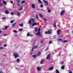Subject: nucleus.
I'll list each match as a JSON object with an SVG mask.
<instances>
[{
  "label": "nucleus",
  "mask_w": 73,
  "mask_h": 73,
  "mask_svg": "<svg viewBox=\"0 0 73 73\" xmlns=\"http://www.w3.org/2000/svg\"><path fill=\"white\" fill-rule=\"evenodd\" d=\"M13 56L15 57V58H17V57H19L18 53L16 52L14 53L13 54Z\"/></svg>",
  "instance_id": "f257e3e1"
},
{
  "label": "nucleus",
  "mask_w": 73,
  "mask_h": 73,
  "mask_svg": "<svg viewBox=\"0 0 73 73\" xmlns=\"http://www.w3.org/2000/svg\"><path fill=\"white\" fill-rule=\"evenodd\" d=\"M52 30H50L47 32H45V34H52Z\"/></svg>",
  "instance_id": "f03ea898"
},
{
  "label": "nucleus",
  "mask_w": 73,
  "mask_h": 73,
  "mask_svg": "<svg viewBox=\"0 0 73 73\" xmlns=\"http://www.w3.org/2000/svg\"><path fill=\"white\" fill-rule=\"evenodd\" d=\"M51 54L50 53H49V54L47 55V57L46 58V60H49L50 59V55Z\"/></svg>",
  "instance_id": "7ed1b4c3"
},
{
  "label": "nucleus",
  "mask_w": 73,
  "mask_h": 73,
  "mask_svg": "<svg viewBox=\"0 0 73 73\" xmlns=\"http://www.w3.org/2000/svg\"><path fill=\"white\" fill-rule=\"evenodd\" d=\"M65 11L62 10L60 13L61 16H63L64 15V13H65Z\"/></svg>",
  "instance_id": "20e7f679"
},
{
  "label": "nucleus",
  "mask_w": 73,
  "mask_h": 73,
  "mask_svg": "<svg viewBox=\"0 0 73 73\" xmlns=\"http://www.w3.org/2000/svg\"><path fill=\"white\" fill-rule=\"evenodd\" d=\"M31 7L33 9H34V8H36V6H35V5L34 4H32L31 5Z\"/></svg>",
  "instance_id": "39448f33"
},
{
  "label": "nucleus",
  "mask_w": 73,
  "mask_h": 73,
  "mask_svg": "<svg viewBox=\"0 0 73 73\" xmlns=\"http://www.w3.org/2000/svg\"><path fill=\"white\" fill-rule=\"evenodd\" d=\"M38 32L39 33H36V35H38L39 36H40V28H39L38 29Z\"/></svg>",
  "instance_id": "423d86ee"
},
{
  "label": "nucleus",
  "mask_w": 73,
  "mask_h": 73,
  "mask_svg": "<svg viewBox=\"0 0 73 73\" xmlns=\"http://www.w3.org/2000/svg\"><path fill=\"white\" fill-rule=\"evenodd\" d=\"M60 32L61 30L59 29L57 31V34L59 35H60Z\"/></svg>",
  "instance_id": "0eeeda50"
},
{
  "label": "nucleus",
  "mask_w": 73,
  "mask_h": 73,
  "mask_svg": "<svg viewBox=\"0 0 73 73\" xmlns=\"http://www.w3.org/2000/svg\"><path fill=\"white\" fill-rule=\"evenodd\" d=\"M43 2L46 4V5L47 6L48 5V2L46 1L45 0H44L43 1Z\"/></svg>",
  "instance_id": "6e6552de"
},
{
  "label": "nucleus",
  "mask_w": 73,
  "mask_h": 73,
  "mask_svg": "<svg viewBox=\"0 0 73 73\" xmlns=\"http://www.w3.org/2000/svg\"><path fill=\"white\" fill-rule=\"evenodd\" d=\"M23 9V7L22 6L20 7V8L19 9V11H22Z\"/></svg>",
  "instance_id": "1a4fd4ad"
},
{
  "label": "nucleus",
  "mask_w": 73,
  "mask_h": 73,
  "mask_svg": "<svg viewBox=\"0 0 73 73\" xmlns=\"http://www.w3.org/2000/svg\"><path fill=\"white\" fill-rule=\"evenodd\" d=\"M53 69V68L52 67H51L48 70H49V71H51V70H52Z\"/></svg>",
  "instance_id": "9d476101"
},
{
  "label": "nucleus",
  "mask_w": 73,
  "mask_h": 73,
  "mask_svg": "<svg viewBox=\"0 0 73 73\" xmlns=\"http://www.w3.org/2000/svg\"><path fill=\"white\" fill-rule=\"evenodd\" d=\"M30 20L32 22V23H34V22H35V19H33V18L31 19Z\"/></svg>",
  "instance_id": "9b49d317"
},
{
  "label": "nucleus",
  "mask_w": 73,
  "mask_h": 73,
  "mask_svg": "<svg viewBox=\"0 0 73 73\" xmlns=\"http://www.w3.org/2000/svg\"><path fill=\"white\" fill-rule=\"evenodd\" d=\"M37 25V23H34L33 24H32V27H34V26H35V25Z\"/></svg>",
  "instance_id": "f8f14e48"
},
{
  "label": "nucleus",
  "mask_w": 73,
  "mask_h": 73,
  "mask_svg": "<svg viewBox=\"0 0 73 73\" xmlns=\"http://www.w3.org/2000/svg\"><path fill=\"white\" fill-rule=\"evenodd\" d=\"M41 69V68L39 67H37V70H38V71H40Z\"/></svg>",
  "instance_id": "ddd939ff"
},
{
  "label": "nucleus",
  "mask_w": 73,
  "mask_h": 73,
  "mask_svg": "<svg viewBox=\"0 0 73 73\" xmlns=\"http://www.w3.org/2000/svg\"><path fill=\"white\" fill-rule=\"evenodd\" d=\"M35 32H37V31H38V29H37V27H35Z\"/></svg>",
  "instance_id": "4468645a"
},
{
  "label": "nucleus",
  "mask_w": 73,
  "mask_h": 73,
  "mask_svg": "<svg viewBox=\"0 0 73 73\" xmlns=\"http://www.w3.org/2000/svg\"><path fill=\"white\" fill-rule=\"evenodd\" d=\"M47 9L48 11V13H50V12H51L50 10H49V7H47Z\"/></svg>",
  "instance_id": "2eb2a0df"
},
{
  "label": "nucleus",
  "mask_w": 73,
  "mask_h": 73,
  "mask_svg": "<svg viewBox=\"0 0 73 73\" xmlns=\"http://www.w3.org/2000/svg\"><path fill=\"white\" fill-rule=\"evenodd\" d=\"M5 13L6 14H9V11L7 10H6L5 11Z\"/></svg>",
  "instance_id": "dca6fc26"
},
{
  "label": "nucleus",
  "mask_w": 73,
  "mask_h": 73,
  "mask_svg": "<svg viewBox=\"0 0 73 73\" xmlns=\"http://www.w3.org/2000/svg\"><path fill=\"white\" fill-rule=\"evenodd\" d=\"M40 42L42 44H43L44 43V41H43L42 39L40 40Z\"/></svg>",
  "instance_id": "f3484780"
},
{
  "label": "nucleus",
  "mask_w": 73,
  "mask_h": 73,
  "mask_svg": "<svg viewBox=\"0 0 73 73\" xmlns=\"http://www.w3.org/2000/svg\"><path fill=\"white\" fill-rule=\"evenodd\" d=\"M40 54H41V53H40V52H38V53L37 54V56L38 57V56H40Z\"/></svg>",
  "instance_id": "a211bd4d"
},
{
  "label": "nucleus",
  "mask_w": 73,
  "mask_h": 73,
  "mask_svg": "<svg viewBox=\"0 0 73 73\" xmlns=\"http://www.w3.org/2000/svg\"><path fill=\"white\" fill-rule=\"evenodd\" d=\"M45 61V60H44V59H43V60H42V61H41L40 62V63L41 64H42L43 62H44Z\"/></svg>",
  "instance_id": "6ab92c4d"
},
{
  "label": "nucleus",
  "mask_w": 73,
  "mask_h": 73,
  "mask_svg": "<svg viewBox=\"0 0 73 73\" xmlns=\"http://www.w3.org/2000/svg\"><path fill=\"white\" fill-rule=\"evenodd\" d=\"M39 16L41 17V18H42V17H43V16L41 14H39Z\"/></svg>",
  "instance_id": "aec40b11"
},
{
  "label": "nucleus",
  "mask_w": 73,
  "mask_h": 73,
  "mask_svg": "<svg viewBox=\"0 0 73 73\" xmlns=\"http://www.w3.org/2000/svg\"><path fill=\"white\" fill-rule=\"evenodd\" d=\"M15 24H16V23H13L12 25V28H13V27H14L15 26Z\"/></svg>",
  "instance_id": "412c9836"
},
{
  "label": "nucleus",
  "mask_w": 73,
  "mask_h": 73,
  "mask_svg": "<svg viewBox=\"0 0 73 73\" xmlns=\"http://www.w3.org/2000/svg\"><path fill=\"white\" fill-rule=\"evenodd\" d=\"M29 24H32V22L31 21L29 20Z\"/></svg>",
  "instance_id": "4be33fe9"
},
{
  "label": "nucleus",
  "mask_w": 73,
  "mask_h": 73,
  "mask_svg": "<svg viewBox=\"0 0 73 73\" xmlns=\"http://www.w3.org/2000/svg\"><path fill=\"white\" fill-rule=\"evenodd\" d=\"M19 25L21 27H22L23 26V23H21L19 24Z\"/></svg>",
  "instance_id": "5701e85b"
},
{
  "label": "nucleus",
  "mask_w": 73,
  "mask_h": 73,
  "mask_svg": "<svg viewBox=\"0 0 73 73\" xmlns=\"http://www.w3.org/2000/svg\"><path fill=\"white\" fill-rule=\"evenodd\" d=\"M33 57H34V58H36L37 57V56L36 55H33Z\"/></svg>",
  "instance_id": "b1692460"
},
{
  "label": "nucleus",
  "mask_w": 73,
  "mask_h": 73,
  "mask_svg": "<svg viewBox=\"0 0 73 73\" xmlns=\"http://www.w3.org/2000/svg\"><path fill=\"white\" fill-rule=\"evenodd\" d=\"M20 59H19V58H18L17 60V62H20Z\"/></svg>",
  "instance_id": "393cba45"
},
{
  "label": "nucleus",
  "mask_w": 73,
  "mask_h": 73,
  "mask_svg": "<svg viewBox=\"0 0 73 73\" xmlns=\"http://www.w3.org/2000/svg\"><path fill=\"white\" fill-rule=\"evenodd\" d=\"M65 68V66H62V67H61V68L62 69H64V68Z\"/></svg>",
  "instance_id": "a878e982"
},
{
  "label": "nucleus",
  "mask_w": 73,
  "mask_h": 73,
  "mask_svg": "<svg viewBox=\"0 0 73 73\" xmlns=\"http://www.w3.org/2000/svg\"><path fill=\"white\" fill-rule=\"evenodd\" d=\"M56 73H60L59 72V71H58V70H56Z\"/></svg>",
  "instance_id": "bb28decb"
},
{
  "label": "nucleus",
  "mask_w": 73,
  "mask_h": 73,
  "mask_svg": "<svg viewBox=\"0 0 73 73\" xmlns=\"http://www.w3.org/2000/svg\"><path fill=\"white\" fill-rule=\"evenodd\" d=\"M11 14L12 15H14V14H15V13H13V12H11Z\"/></svg>",
  "instance_id": "cd10ccee"
},
{
  "label": "nucleus",
  "mask_w": 73,
  "mask_h": 73,
  "mask_svg": "<svg viewBox=\"0 0 73 73\" xmlns=\"http://www.w3.org/2000/svg\"><path fill=\"white\" fill-rule=\"evenodd\" d=\"M37 47H38L37 45L35 46H34V49H36V48H37Z\"/></svg>",
  "instance_id": "c85d7f7f"
},
{
  "label": "nucleus",
  "mask_w": 73,
  "mask_h": 73,
  "mask_svg": "<svg viewBox=\"0 0 73 73\" xmlns=\"http://www.w3.org/2000/svg\"><path fill=\"white\" fill-rule=\"evenodd\" d=\"M3 3L5 4V5H6L7 4V3H6V1H3Z\"/></svg>",
  "instance_id": "c756f323"
},
{
  "label": "nucleus",
  "mask_w": 73,
  "mask_h": 73,
  "mask_svg": "<svg viewBox=\"0 0 73 73\" xmlns=\"http://www.w3.org/2000/svg\"><path fill=\"white\" fill-rule=\"evenodd\" d=\"M7 28H8V26H5V29H7Z\"/></svg>",
  "instance_id": "7c9ffc66"
},
{
  "label": "nucleus",
  "mask_w": 73,
  "mask_h": 73,
  "mask_svg": "<svg viewBox=\"0 0 73 73\" xmlns=\"http://www.w3.org/2000/svg\"><path fill=\"white\" fill-rule=\"evenodd\" d=\"M30 36V34L29 33H28L27 35V37H28V36Z\"/></svg>",
  "instance_id": "2f4dec72"
},
{
  "label": "nucleus",
  "mask_w": 73,
  "mask_h": 73,
  "mask_svg": "<svg viewBox=\"0 0 73 73\" xmlns=\"http://www.w3.org/2000/svg\"><path fill=\"white\" fill-rule=\"evenodd\" d=\"M68 71L69 72V73H73L72 72V71H71L70 70H68Z\"/></svg>",
  "instance_id": "473e14b6"
},
{
  "label": "nucleus",
  "mask_w": 73,
  "mask_h": 73,
  "mask_svg": "<svg viewBox=\"0 0 73 73\" xmlns=\"http://www.w3.org/2000/svg\"><path fill=\"white\" fill-rule=\"evenodd\" d=\"M36 19H38V15H36Z\"/></svg>",
  "instance_id": "72a5a7b5"
},
{
  "label": "nucleus",
  "mask_w": 73,
  "mask_h": 73,
  "mask_svg": "<svg viewBox=\"0 0 73 73\" xmlns=\"http://www.w3.org/2000/svg\"><path fill=\"white\" fill-rule=\"evenodd\" d=\"M59 41H63V40L61 39H58Z\"/></svg>",
  "instance_id": "f704fd0d"
},
{
  "label": "nucleus",
  "mask_w": 73,
  "mask_h": 73,
  "mask_svg": "<svg viewBox=\"0 0 73 73\" xmlns=\"http://www.w3.org/2000/svg\"><path fill=\"white\" fill-rule=\"evenodd\" d=\"M16 1L18 3H20V0H16Z\"/></svg>",
  "instance_id": "c9c22d12"
},
{
  "label": "nucleus",
  "mask_w": 73,
  "mask_h": 73,
  "mask_svg": "<svg viewBox=\"0 0 73 73\" xmlns=\"http://www.w3.org/2000/svg\"><path fill=\"white\" fill-rule=\"evenodd\" d=\"M40 6V7H41V8H42V7H43V5H42V4H41Z\"/></svg>",
  "instance_id": "e433bc0d"
},
{
  "label": "nucleus",
  "mask_w": 73,
  "mask_h": 73,
  "mask_svg": "<svg viewBox=\"0 0 73 73\" xmlns=\"http://www.w3.org/2000/svg\"><path fill=\"white\" fill-rule=\"evenodd\" d=\"M2 20H5V19H6V18L5 17H3L2 18Z\"/></svg>",
  "instance_id": "4c0bfd02"
},
{
  "label": "nucleus",
  "mask_w": 73,
  "mask_h": 73,
  "mask_svg": "<svg viewBox=\"0 0 73 73\" xmlns=\"http://www.w3.org/2000/svg\"><path fill=\"white\" fill-rule=\"evenodd\" d=\"M54 27L55 28L56 27V22L54 23Z\"/></svg>",
  "instance_id": "58836bf2"
},
{
  "label": "nucleus",
  "mask_w": 73,
  "mask_h": 73,
  "mask_svg": "<svg viewBox=\"0 0 73 73\" xmlns=\"http://www.w3.org/2000/svg\"><path fill=\"white\" fill-rule=\"evenodd\" d=\"M13 22H14V21H13V20H11V23H13Z\"/></svg>",
  "instance_id": "ea45409f"
},
{
  "label": "nucleus",
  "mask_w": 73,
  "mask_h": 73,
  "mask_svg": "<svg viewBox=\"0 0 73 73\" xmlns=\"http://www.w3.org/2000/svg\"><path fill=\"white\" fill-rule=\"evenodd\" d=\"M25 3V1H22L21 2V4H23V3Z\"/></svg>",
  "instance_id": "a19ab883"
},
{
  "label": "nucleus",
  "mask_w": 73,
  "mask_h": 73,
  "mask_svg": "<svg viewBox=\"0 0 73 73\" xmlns=\"http://www.w3.org/2000/svg\"><path fill=\"white\" fill-rule=\"evenodd\" d=\"M49 49V48L48 47L45 50V51H47Z\"/></svg>",
  "instance_id": "79ce46f5"
},
{
  "label": "nucleus",
  "mask_w": 73,
  "mask_h": 73,
  "mask_svg": "<svg viewBox=\"0 0 73 73\" xmlns=\"http://www.w3.org/2000/svg\"><path fill=\"white\" fill-rule=\"evenodd\" d=\"M17 5L18 6H20V4L19 3H17Z\"/></svg>",
  "instance_id": "37998d69"
},
{
  "label": "nucleus",
  "mask_w": 73,
  "mask_h": 73,
  "mask_svg": "<svg viewBox=\"0 0 73 73\" xmlns=\"http://www.w3.org/2000/svg\"><path fill=\"white\" fill-rule=\"evenodd\" d=\"M3 5V4L2 3H0V6H2Z\"/></svg>",
  "instance_id": "c03bdc74"
},
{
  "label": "nucleus",
  "mask_w": 73,
  "mask_h": 73,
  "mask_svg": "<svg viewBox=\"0 0 73 73\" xmlns=\"http://www.w3.org/2000/svg\"><path fill=\"white\" fill-rule=\"evenodd\" d=\"M43 20H44V21H47V19H43Z\"/></svg>",
  "instance_id": "a18cd8bd"
},
{
  "label": "nucleus",
  "mask_w": 73,
  "mask_h": 73,
  "mask_svg": "<svg viewBox=\"0 0 73 73\" xmlns=\"http://www.w3.org/2000/svg\"><path fill=\"white\" fill-rule=\"evenodd\" d=\"M14 32H15V33H17V31H16V30H14Z\"/></svg>",
  "instance_id": "49530a36"
},
{
  "label": "nucleus",
  "mask_w": 73,
  "mask_h": 73,
  "mask_svg": "<svg viewBox=\"0 0 73 73\" xmlns=\"http://www.w3.org/2000/svg\"><path fill=\"white\" fill-rule=\"evenodd\" d=\"M30 37H33V35H30Z\"/></svg>",
  "instance_id": "de8ad7c7"
},
{
  "label": "nucleus",
  "mask_w": 73,
  "mask_h": 73,
  "mask_svg": "<svg viewBox=\"0 0 73 73\" xmlns=\"http://www.w3.org/2000/svg\"><path fill=\"white\" fill-rule=\"evenodd\" d=\"M4 49V48L2 47L0 48V49Z\"/></svg>",
  "instance_id": "09e8293b"
},
{
  "label": "nucleus",
  "mask_w": 73,
  "mask_h": 73,
  "mask_svg": "<svg viewBox=\"0 0 73 73\" xmlns=\"http://www.w3.org/2000/svg\"><path fill=\"white\" fill-rule=\"evenodd\" d=\"M67 42L66 40H64L63 41V42Z\"/></svg>",
  "instance_id": "8fccbe9b"
},
{
  "label": "nucleus",
  "mask_w": 73,
  "mask_h": 73,
  "mask_svg": "<svg viewBox=\"0 0 73 73\" xmlns=\"http://www.w3.org/2000/svg\"><path fill=\"white\" fill-rule=\"evenodd\" d=\"M4 46L5 47H6V46H7V45L6 44H4Z\"/></svg>",
  "instance_id": "3c124183"
},
{
  "label": "nucleus",
  "mask_w": 73,
  "mask_h": 73,
  "mask_svg": "<svg viewBox=\"0 0 73 73\" xmlns=\"http://www.w3.org/2000/svg\"><path fill=\"white\" fill-rule=\"evenodd\" d=\"M52 41H50L49 42V44H52Z\"/></svg>",
  "instance_id": "603ef678"
},
{
  "label": "nucleus",
  "mask_w": 73,
  "mask_h": 73,
  "mask_svg": "<svg viewBox=\"0 0 73 73\" xmlns=\"http://www.w3.org/2000/svg\"><path fill=\"white\" fill-rule=\"evenodd\" d=\"M15 37H17L18 35L17 34H16V35H15Z\"/></svg>",
  "instance_id": "864d4df0"
},
{
  "label": "nucleus",
  "mask_w": 73,
  "mask_h": 73,
  "mask_svg": "<svg viewBox=\"0 0 73 73\" xmlns=\"http://www.w3.org/2000/svg\"><path fill=\"white\" fill-rule=\"evenodd\" d=\"M33 49H34V48H32V50H31V52H32V51H33Z\"/></svg>",
  "instance_id": "5fc2aeb1"
},
{
  "label": "nucleus",
  "mask_w": 73,
  "mask_h": 73,
  "mask_svg": "<svg viewBox=\"0 0 73 73\" xmlns=\"http://www.w3.org/2000/svg\"><path fill=\"white\" fill-rule=\"evenodd\" d=\"M13 1H10V3H11V4H12L13 3Z\"/></svg>",
  "instance_id": "6e6d98bb"
},
{
  "label": "nucleus",
  "mask_w": 73,
  "mask_h": 73,
  "mask_svg": "<svg viewBox=\"0 0 73 73\" xmlns=\"http://www.w3.org/2000/svg\"><path fill=\"white\" fill-rule=\"evenodd\" d=\"M39 3H40V4H42V2L40 1Z\"/></svg>",
  "instance_id": "4d7b16f0"
},
{
  "label": "nucleus",
  "mask_w": 73,
  "mask_h": 73,
  "mask_svg": "<svg viewBox=\"0 0 73 73\" xmlns=\"http://www.w3.org/2000/svg\"><path fill=\"white\" fill-rule=\"evenodd\" d=\"M18 16H20V14H19V13H18Z\"/></svg>",
  "instance_id": "13d9d810"
},
{
  "label": "nucleus",
  "mask_w": 73,
  "mask_h": 73,
  "mask_svg": "<svg viewBox=\"0 0 73 73\" xmlns=\"http://www.w3.org/2000/svg\"><path fill=\"white\" fill-rule=\"evenodd\" d=\"M0 73H3V72L2 71H0Z\"/></svg>",
  "instance_id": "bf43d9fd"
},
{
  "label": "nucleus",
  "mask_w": 73,
  "mask_h": 73,
  "mask_svg": "<svg viewBox=\"0 0 73 73\" xmlns=\"http://www.w3.org/2000/svg\"><path fill=\"white\" fill-rule=\"evenodd\" d=\"M40 1H41L40 0H38V2H39V3L40 2Z\"/></svg>",
  "instance_id": "052dcab7"
},
{
  "label": "nucleus",
  "mask_w": 73,
  "mask_h": 73,
  "mask_svg": "<svg viewBox=\"0 0 73 73\" xmlns=\"http://www.w3.org/2000/svg\"><path fill=\"white\" fill-rule=\"evenodd\" d=\"M19 30L20 31H22V29H19Z\"/></svg>",
  "instance_id": "680f3d73"
},
{
  "label": "nucleus",
  "mask_w": 73,
  "mask_h": 73,
  "mask_svg": "<svg viewBox=\"0 0 73 73\" xmlns=\"http://www.w3.org/2000/svg\"><path fill=\"white\" fill-rule=\"evenodd\" d=\"M2 32V31H0V34H1V33Z\"/></svg>",
  "instance_id": "e2e57ef3"
},
{
  "label": "nucleus",
  "mask_w": 73,
  "mask_h": 73,
  "mask_svg": "<svg viewBox=\"0 0 73 73\" xmlns=\"http://www.w3.org/2000/svg\"><path fill=\"white\" fill-rule=\"evenodd\" d=\"M4 36H6V34H4L3 35Z\"/></svg>",
  "instance_id": "0e129e2a"
},
{
  "label": "nucleus",
  "mask_w": 73,
  "mask_h": 73,
  "mask_svg": "<svg viewBox=\"0 0 73 73\" xmlns=\"http://www.w3.org/2000/svg\"><path fill=\"white\" fill-rule=\"evenodd\" d=\"M3 56H5V54H4L3 55Z\"/></svg>",
  "instance_id": "69168bd1"
},
{
  "label": "nucleus",
  "mask_w": 73,
  "mask_h": 73,
  "mask_svg": "<svg viewBox=\"0 0 73 73\" xmlns=\"http://www.w3.org/2000/svg\"><path fill=\"white\" fill-rule=\"evenodd\" d=\"M31 54H32V52H31Z\"/></svg>",
  "instance_id": "338daca9"
},
{
  "label": "nucleus",
  "mask_w": 73,
  "mask_h": 73,
  "mask_svg": "<svg viewBox=\"0 0 73 73\" xmlns=\"http://www.w3.org/2000/svg\"><path fill=\"white\" fill-rule=\"evenodd\" d=\"M1 65H2V63H1Z\"/></svg>",
  "instance_id": "774afa93"
}]
</instances>
